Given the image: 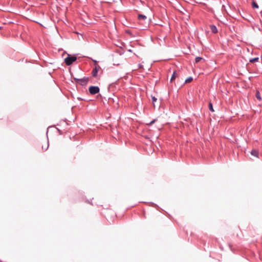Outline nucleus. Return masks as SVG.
<instances>
[{
  "label": "nucleus",
  "mask_w": 262,
  "mask_h": 262,
  "mask_svg": "<svg viewBox=\"0 0 262 262\" xmlns=\"http://www.w3.org/2000/svg\"><path fill=\"white\" fill-rule=\"evenodd\" d=\"M139 23L143 26V27H146L148 24V20L147 19V17L145 15L142 14L138 15Z\"/></svg>",
  "instance_id": "f257e3e1"
},
{
  "label": "nucleus",
  "mask_w": 262,
  "mask_h": 262,
  "mask_svg": "<svg viewBox=\"0 0 262 262\" xmlns=\"http://www.w3.org/2000/svg\"><path fill=\"white\" fill-rule=\"evenodd\" d=\"M76 59L77 58L75 56H70L68 55V56L64 59V61L67 65L70 66L74 62Z\"/></svg>",
  "instance_id": "f03ea898"
},
{
  "label": "nucleus",
  "mask_w": 262,
  "mask_h": 262,
  "mask_svg": "<svg viewBox=\"0 0 262 262\" xmlns=\"http://www.w3.org/2000/svg\"><path fill=\"white\" fill-rule=\"evenodd\" d=\"M89 91L91 95H95L99 92V88L98 86H91Z\"/></svg>",
  "instance_id": "7ed1b4c3"
},
{
  "label": "nucleus",
  "mask_w": 262,
  "mask_h": 262,
  "mask_svg": "<svg viewBox=\"0 0 262 262\" xmlns=\"http://www.w3.org/2000/svg\"><path fill=\"white\" fill-rule=\"evenodd\" d=\"M74 79L82 85H85L88 82V78H83L80 79L74 78Z\"/></svg>",
  "instance_id": "20e7f679"
},
{
  "label": "nucleus",
  "mask_w": 262,
  "mask_h": 262,
  "mask_svg": "<svg viewBox=\"0 0 262 262\" xmlns=\"http://www.w3.org/2000/svg\"><path fill=\"white\" fill-rule=\"evenodd\" d=\"M99 69H100L99 67H96L93 70L92 75L94 77H96L97 76L98 71Z\"/></svg>",
  "instance_id": "39448f33"
},
{
  "label": "nucleus",
  "mask_w": 262,
  "mask_h": 262,
  "mask_svg": "<svg viewBox=\"0 0 262 262\" xmlns=\"http://www.w3.org/2000/svg\"><path fill=\"white\" fill-rule=\"evenodd\" d=\"M178 76V74L176 73V72H174L172 76H171V78L170 79V81L171 82H172L173 80H174L175 79V78L176 77H177Z\"/></svg>",
  "instance_id": "423d86ee"
},
{
  "label": "nucleus",
  "mask_w": 262,
  "mask_h": 262,
  "mask_svg": "<svg viewBox=\"0 0 262 262\" xmlns=\"http://www.w3.org/2000/svg\"><path fill=\"white\" fill-rule=\"evenodd\" d=\"M210 29H211V31L213 33H217V28H216V27L215 26H213V25L211 26H210Z\"/></svg>",
  "instance_id": "0eeeda50"
},
{
  "label": "nucleus",
  "mask_w": 262,
  "mask_h": 262,
  "mask_svg": "<svg viewBox=\"0 0 262 262\" xmlns=\"http://www.w3.org/2000/svg\"><path fill=\"white\" fill-rule=\"evenodd\" d=\"M256 97L259 101H260L261 100V98L260 97V93H259V91H256Z\"/></svg>",
  "instance_id": "6e6552de"
},
{
  "label": "nucleus",
  "mask_w": 262,
  "mask_h": 262,
  "mask_svg": "<svg viewBox=\"0 0 262 262\" xmlns=\"http://www.w3.org/2000/svg\"><path fill=\"white\" fill-rule=\"evenodd\" d=\"M251 154L252 155H253L254 156L257 157L258 152L256 150H253L251 151Z\"/></svg>",
  "instance_id": "1a4fd4ad"
},
{
  "label": "nucleus",
  "mask_w": 262,
  "mask_h": 262,
  "mask_svg": "<svg viewBox=\"0 0 262 262\" xmlns=\"http://www.w3.org/2000/svg\"><path fill=\"white\" fill-rule=\"evenodd\" d=\"M48 147H49L48 143H45V145H43L42 146V148L43 150H46L48 148Z\"/></svg>",
  "instance_id": "9d476101"
},
{
  "label": "nucleus",
  "mask_w": 262,
  "mask_h": 262,
  "mask_svg": "<svg viewBox=\"0 0 262 262\" xmlns=\"http://www.w3.org/2000/svg\"><path fill=\"white\" fill-rule=\"evenodd\" d=\"M252 7L254 8H256V9L258 8V6L257 4L254 1L252 2Z\"/></svg>",
  "instance_id": "9b49d317"
},
{
  "label": "nucleus",
  "mask_w": 262,
  "mask_h": 262,
  "mask_svg": "<svg viewBox=\"0 0 262 262\" xmlns=\"http://www.w3.org/2000/svg\"><path fill=\"white\" fill-rule=\"evenodd\" d=\"M192 81V78L191 77H189L185 80V83H189V82H191Z\"/></svg>",
  "instance_id": "f8f14e48"
},
{
  "label": "nucleus",
  "mask_w": 262,
  "mask_h": 262,
  "mask_svg": "<svg viewBox=\"0 0 262 262\" xmlns=\"http://www.w3.org/2000/svg\"><path fill=\"white\" fill-rule=\"evenodd\" d=\"M209 110L211 112H214V110L213 108V106H212V104L211 102H210L209 104Z\"/></svg>",
  "instance_id": "ddd939ff"
},
{
  "label": "nucleus",
  "mask_w": 262,
  "mask_h": 262,
  "mask_svg": "<svg viewBox=\"0 0 262 262\" xmlns=\"http://www.w3.org/2000/svg\"><path fill=\"white\" fill-rule=\"evenodd\" d=\"M258 58L256 57V58H252V59H250V61L251 62L253 63V62H255L258 61Z\"/></svg>",
  "instance_id": "4468645a"
},
{
  "label": "nucleus",
  "mask_w": 262,
  "mask_h": 262,
  "mask_svg": "<svg viewBox=\"0 0 262 262\" xmlns=\"http://www.w3.org/2000/svg\"><path fill=\"white\" fill-rule=\"evenodd\" d=\"M151 99H152V101L153 104L155 105V102L157 101V99L155 96H152L151 97Z\"/></svg>",
  "instance_id": "2eb2a0df"
},
{
  "label": "nucleus",
  "mask_w": 262,
  "mask_h": 262,
  "mask_svg": "<svg viewBox=\"0 0 262 262\" xmlns=\"http://www.w3.org/2000/svg\"><path fill=\"white\" fill-rule=\"evenodd\" d=\"M201 60H202V58L200 57H196L195 58V62H200Z\"/></svg>",
  "instance_id": "dca6fc26"
},
{
  "label": "nucleus",
  "mask_w": 262,
  "mask_h": 262,
  "mask_svg": "<svg viewBox=\"0 0 262 262\" xmlns=\"http://www.w3.org/2000/svg\"><path fill=\"white\" fill-rule=\"evenodd\" d=\"M155 120H152V121L150 122V124H152L154 122H155Z\"/></svg>",
  "instance_id": "f3484780"
}]
</instances>
